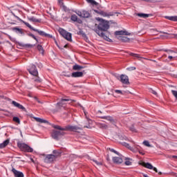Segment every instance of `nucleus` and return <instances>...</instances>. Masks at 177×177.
<instances>
[{
	"mask_svg": "<svg viewBox=\"0 0 177 177\" xmlns=\"http://www.w3.org/2000/svg\"><path fill=\"white\" fill-rule=\"evenodd\" d=\"M13 121H15V122H17V124H20V119L18 117H14Z\"/></svg>",
	"mask_w": 177,
	"mask_h": 177,
	"instance_id": "4c0bfd02",
	"label": "nucleus"
},
{
	"mask_svg": "<svg viewBox=\"0 0 177 177\" xmlns=\"http://www.w3.org/2000/svg\"><path fill=\"white\" fill-rule=\"evenodd\" d=\"M35 100L38 102V103H41V101H39V100H38V98H37V97H35Z\"/></svg>",
	"mask_w": 177,
	"mask_h": 177,
	"instance_id": "603ef678",
	"label": "nucleus"
},
{
	"mask_svg": "<svg viewBox=\"0 0 177 177\" xmlns=\"http://www.w3.org/2000/svg\"><path fill=\"white\" fill-rule=\"evenodd\" d=\"M165 19L170 20L171 21H177V16H165Z\"/></svg>",
	"mask_w": 177,
	"mask_h": 177,
	"instance_id": "a211bd4d",
	"label": "nucleus"
},
{
	"mask_svg": "<svg viewBox=\"0 0 177 177\" xmlns=\"http://www.w3.org/2000/svg\"><path fill=\"white\" fill-rule=\"evenodd\" d=\"M26 46H28V48H32V44H26Z\"/></svg>",
	"mask_w": 177,
	"mask_h": 177,
	"instance_id": "3c124183",
	"label": "nucleus"
},
{
	"mask_svg": "<svg viewBox=\"0 0 177 177\" xmlns=\"http://www.w3.org/2000/svg\"><path fill=\"white\" fill-rule=\"evenodd\" d=\"M59 156H60V153H58V154L56 156L53 154L47 155L44 158V162H46V164H50V162H53V161H55V160H56Z\"/></svg>",
	"mask_w": 177,
	"mask_h": 177,
	"instance_id": "39448f33",
	"label": "nucleus"
},
{
	"mask_svg": "<svg viewBox=\"0 0 177 177\" xmlns=\"http://www.w3.org/2000/svg\"><path fill=\"white\" fill-rule=\"evenodd\" d=\"M115 93L122 94V91H121V90H115Z\"/></svg>",
	"mask_w": 177,
	"mask_h": 177,
	"instance_id": "49530a36",
	"label": "nucleus"
},
{
	"mask_svg": "<svg viewBox=\"0 0 177 177\" xmlns=\"http://www.w3.org/2000/svg\"><path fill=\"white\" fill-rule=\"evenodd\" d=\"M130 56H133V57H136L137 59H139V60H140V59H143V57H140V55L135 54L133 53H131Z\"/></svg>",
	"mask_w": 177,
	"mask_h": 177,
	"instance_id": "c85d7f7f",
	"label": "nucleus"
},
{
	"mask_svg": "<svg viewBox=\"0 0 177 177\" xmlns=\"http://www.w3.org/2000/svg\"><path fill=\"white\" fill-rule=\"evenodd\" d=\"M97 20H98L100 23L98 25L95 24L97 28L94 29L95 32H96L99 37H101V38L105 39V41L110 42L111 39H110V38H109V37H107V35L103 32V31H107V30L110 28L109 21L100 18H97Z\"/></svg>",
	"mask_w": 177,
	"mask_h": 177,
	"instance_id": "f257e3e1",
	"label": "nucleus"
},
{
	"mask_svg": "<svg viewBox=\"0 0 177 177\" xmlns=\"http://www.w3.org/2000/svg\"><path fill=\"white\" fill-rule=\"evenodd\" d=\"M13 16H15V17H16V19H17V20H19V21H21V23H23L24 24H25V26H26V27H28V28H30V30H32V31H35L36 32H38V34L39 35H41V37H47L48 38H52V35L46 33L45 32L42 31V30H39L38 29H35L34 28V27H32L30 24H28V22L24 21L23 19H20L19 17L16 16L15 14H13Z\"/></svg>",
	"mask_w": 177,
	"mask_h": 177,
	"instance_id": "7ed1b4c3",
	"label": "nucleus"
},
{
	"mask_svg": "<svg viewBox=\"0 0 177 177\" xmlns=\"http://www.w3.org/2000/svg\"><path fill=\"white\" fill-rule=\"evenodd\" d=\"M12 104H13V106H15V107H17V109H20L21 110H26V108H24V106H23V105L20 104L18 102H16V101H12Z\"/></svg>",
	"mask_w": 177,
	"mask_h": 177,
	"instance_id": "2eb2a0df",
	"label": "nucleus"
},
{
	"mask_svg": "<svg viewBox=\"0 0 177 177\" xmlns=\"http://www.w3.org/2000/svg\"><path fill=\"white\" fill-rule=\"evenodd\" d=\"M124 146H125L126 147L129 148V145L128 143L124 142L123 143Z\"/></svg>",
	"mask_w": 177,
	"mask_h": 177,
	"instance_id": "09e8293b",
	"label": "nucleus"
},
{
	"mask_svg": "<svg viewBox=\"0 0 177 177\" xmlns=\"http://www.w3.org/2000/svg\"><path fill=\"white\" fill-rule=\"evenodd\" d=\"M29 37H31L32 38H33V39H35V41H37V37H35V35H32V34H29L28 35Z\"/></svg>",
	"mask_w": 177,
	"mask_h": 177,
	"instance_id": "c03bdc74",
	"label": "nucleus"
},
{
	"mask_svg": "<svg viewBox=\"0 0 177 177\" xmlns=\"http://www.w3.org/2000/svg\"><path fill=\"white\" fill-rule=\"evenodd\" d=\"M120 82L122 84H129V78L125 75H120Z\"/></svg>",
	"mask_w": 177,
	"mask_h": 177,
	"instance_id": "9b49d317",
	"label": "nucleus"
},
{
	"mask_svg": "<svg viewBox=\"0 0 177 177\" xmlns=\"http://www.w3.org/2000/svg\"><path fill=\"white\" fill-rule=\"evenodd\" d=\"M136 16H138V17H142V19H147V17H149L150 15L149 14H143V13H137L136 14Z\"/></svg>",
	"mask_w": 177,
	"mask_h": 177,
	"instance_id": "412c9836",
	"label": "nucleus"
},
{
	"mask_svg": "<svg viewBox=\"0 0 177 177\" xmlns=\"http://www.w3.org/2000/svg\"><path fill=\"white\" fill-rule=\"evenodd\" d=\"M123 158H124L125 160V162H124V164L125 165H131L132 164V159L131 158H125L124 156H122Z\"/></svg>",
	"mask_w": 177,
	"mask_h": 177,
	"instance_id": "aec40b11",
	"label": "nucleus"
},
{
	"mask_svg": "<svg viewBox=\"0 0 177 177\" xmlns=\"http://www.w3.org/2000/svg\"><path fill=\"white\" fill-rule=\"evenodd\" d=\"M88 3H91L93 6H97L99 5L98 2H96L95 0H86Z\"/></svg>",
	"mask_w": 177,
	"mask_h": 177,
	"instance_id": "4be33fe9",
	"label": "nucleus"
},
{
	"mask_svg": "<svg viewBox=\"0 0 177 177\" xmlns=\"http://www.w3.org/2000/svg\"><path fill=\"white\" fill-rule=\"evenodd\" d=\"M164 0H155V2H163Z\"/></svg>",
	"mask_w": 177,
	"mask_h": 177,
	"instance_id": "864d4df0",
	"label": "nucleus"
},
{
	"mask_svg": "<svg viewBox=\"0 0 177 177\" xmlns=\"http://www.w3.org/2000/svg\"><path fill=\"white\" fill-rule=\"evenodd\" d=\"M93 162H95V164H96V165H103V162H102V161H97L96 160H93Z\"/></svg>",
	"mask_w": 177,
	"mask_h": 177,
	"instance_id": "473e14b6",
	"label": "nucleus"
},
{
	"mask_svg": "<svg viewBox=\"0 0 177 177\" xmlns=\"http://www.w3.org/2000/svg\"><path fill=\"white\" fill-rule=\"evenodd\" d=\"M115 35H131V33L127 30H117L115 32Z\"/></svg>",
	"mask_w": 177,
	"mask_h": 177,
	"instance_id": "ddd939ff",
	"label": "nucleus"
},
{
	"mask_svg": "<svg viewBox=\"0 0 177 177\" xmlns=\"http://www.w3.org/2000/svg\"><path fill=\"white\" fill-rule=\"evenodd\" d=\"M12 172H13L15 177H24L23 172L17 171L15 168L12 169Z\"/></svg>",
	"mask_w": 177,
	"mask_h": 177,
	"instance_id": "f8f14e48",
	"label": "nucleus"
},
{
	"mask_svg": "<svg viewBox=\"0 0 177 177\" xmlns=\"http://www.w3.org/2000/svg\"><path fill=\"white\" fill-rule=\"evenodd\" d=\"M171 93L174 96V97H176V99H177V91L175 90H172Z\"/></svg>",
	"mask_w": 177,
	"mask_h": 177,
	"instance_id": "a19ab883",
	"label": "nucleus"
},
{
	"mask_svg": "<svg viewBox=\"0 0 177 177\" xmlns=\"http://www.w3.org/2000/svg\"><path fill=\"white\" fill-rule=\"evenodd\" d=\"M53 154H55L54 156H57V155L59 154V153H60V152H58L57 151L54 150V151H53Z\"/></svg>",
	"mask_w": 177,
	"mask_h": 177,
	"instance_id": "a18cd8bd",
	"label": "nucleus"
},
{
	"mask_svg": "<svg viewBox=\"0 0 177 177\" xmlns=\"http://www.w3.org/2000/svg\"><path fill=\"white\" fill-rule=\"evenodd\" d=\"M165 52H168V50H165Z\"/></svg>",
	"mask_w": 177,
	"mask_h": 177,
	"instance_id": "bf43d9fd",
	"label": "nucleus"
},
{
	"mask_svg": "<svg viewBox=\"0 0 177 177\" xmlns=\"http://www.w3.org/2000/svg\"><path fill=\"white\" fill-rule=\"evenodd\" d=\"M53 127L55 128V129H58L59 131H53L51 136L53 139H55V140H59V139L62 136H64L65 133L63 131H78L80 128H78L77 126H66L65 127H62L59 125H53Z\"/></svg>",
	"mask_w": 177,
	"mask_h": 177,
	"instance_id": "f03ea898",
	"label": "nucleus"
},
{
	"mask_svg": "<svg viewBox=\"0 0 177 177\" xmlns=\"http://www.w3.org/2000/svg\"><path fill=\"white\" fill-rule=\"evenodd\" d=\"M121 41H122L123 42H128V41H129V38L122 37H121Z\"/></svg>",
	"mask_w": 177,
	"mask_h": 177,
	"instance_id": "c9c22d12",
	"label": "nucleus"
},
{
	"mask_svg": "<svg viewBox=\"0 0 177 177\" xmlns=\"http://www.w3.org/2000/svg\"><path fill=\"white\" fill-rule=\"evenodd\" d=\"M76 15H77V16H79L80 17H84L86 19H88V17H90L91 14L89 13V12L86 11V10H77L75 12Z\"/></svg>",
	"mask_w": 177,
	"mask_h": 177,
	"instance_id": "6e6552de",
	"label": "nucleus"
},
{
	"mask_svg": "<svg viewBox=\"0 0 177 177\" xmlns=\"http://www.w3.org/2000/svg\"><path fill=\"white\" fill-rule=\"evenodd\" d=\"M168 59H169L170 60H172V59H174V57H172V56H169V57H168Z\"/></svg>",
	"mask_w": 177,
	"mask_h": 177,
	"instance_id": "5fc2aeb1",
	"label": "nucleus"
},
{
	"mask_svg": "<svg viewBox=\"0 0 177 177\" xmlns=\"http://www.w3.org/2000/svg\"><path fill=\"white\" fill-rule=\"evenodd\" d=\"M147 2L153 3H155V0H147Z\"/></svg>",
	"mask_w": 177,
	"mask_h": 177,
	"instance_id": "8fccbe9b",
	"label": "nucleus"
},
{
	"mask_svg": "<svg viewBox=\"0 0 177 177\" xmlns=\"http://www.w3.org/2000/svg\"><path fill=\"white\" fill-rule=\"evenodd\" d=\"M140 154H142L143 156V154H145L144 153L139 151Z\"/></svg>",
	"mask_w": 177,
	"mask_h": 177,
	"instance_id": "4d7b16f0",
	"label": "nucleus"
},
{
	"mask_svg": "<svg viewBox=\"0 0 177 177\" xmlns=\"http://www.w3.org/2000/svg\"><path fill=\"white\" fill-rule=\"evenodd\" d=\"M9 139L6 140L3 143L0 144V149H3L5 147H6L8 146V145H9Z\"/></svg>",
	"mask_w": 177,
	"mask_h": 177,
	"instance_id": "6ab92c4d",
	"label": "nucleus"
},
{
	"mask_svg": "<svg viewBox=\"0 0 177 177\" xmlns=\"http://www.w3.org/2000/svg\"><path fill=\"white\" fill-rule=\"evenodd\" d=\"M110 150L112 153H115V154H118V156H120V153L117 151H115V149H111Z\"/></svg>",
	"mask_w": 177,
	"mask_h": 177,
	"instance_id": "37998d69",
	"label": "nucleus"
},
{
	"mask_svg": "<svg viewBox=\"0 0 177 177\" xmlns=\"http://www.w3.org/2000/svg\"><path fill=\"white\" fill-rule=\"evenodd\" d=\"M0 97H2V95H0Z\"/></svg>",
	"mask_w": 177,
	"mask_h": 177,
	"instance_id": "e2e57ef3",
	"label": "nucleus"
},
{
	"mask_svg": "<svg viewBox=\"0 0 177 177\" xmlns=\"http://www.w3.org/2000/svg\"><path fill=\"white\" fill-rule=\"evenodd\" d=\"M84 76V73L82 72H74L72 73V77L73 78H78L80 77H83Z\"/></svg>",
	"mask_w": 177,
	"mask_h": 177,
	"instance_id": "dca6fc26",
	"label": "nucleus"
},
{
	"mask_svg": "<svg viewBox=\"0 0 177 177\" xmlns=\"http://www.w3.org/2000/svg\"><path fill=\"white\" fill-rule=\"evenodd\" d=\"M130 131H131L132 132H136V130L133 127L130 128Z\"/></svg>",
	"mask_w": 177,
	"mask_h": 177,
	"instance_id": "de8ad7c7",
	"label": "nucleus"
},
{
	"mask_svg": "<svg viewBox=\"0 0 177 177\" xmlns=\"http://www.w3.org/2000/svg\"><path fill=\"white\" fill-rule=\"evenodd\" d=\"M35 120H36L37 122H41V124H46V122H48L46 120L39 118H35Z\"/></svg>",
	"mask_w": 177,
	"mask_h": 177,
	"instance_id": "bb28decb",
	"label": "nucleus"
},
{
	"mask_svg": "<svg viewBox=\"0 0 177 177\" xmlns=\"http://www.w3.org/2000/svg\"><path fill=\"white\" fill-rule=\"evenodd\" d=\"M33 80L35 81V82H41V79L38 77V75L36 76V77H35Z\"/></svg>",
	"mask_w": 177,
	"mask_h": 177,
	"instance_id": "ea45409f",
	"label": "nucleus"
},
{
	"mask_svg": "<svg viewBox=\"0 0 177 177\" xmlns=\"http://www.w3.org/2000/svg\"><path fill=\"white\" fill-rule=\"evenodd\" d=\"M28 20L30 21H32L33 23H39L41 21L39 19L35 18V17H29Z\"/></svg>",
	"mask_w": 177,
	"mask_h": 177,
	"instance_id": "393cba45",
	"label": "nucleus"
},
{
	"mask_svg": "<svg viewBox=\"0 0 177 177\" xmlns=\"http://www.w3.org/2000/svg\"><path fill=\"white\" fill-rule=\"evenodd\" d=\"M122 158H124L115 156L112 158V160L114 164H122Z\"/></svg>",
	"mask_w": 177,
	"mask_h": 177,
	"instance_id": "4468645a",
	"label": "nucleus"
},
{
	"mask_svg": "<svg viewBox=\"0 0 177 177\" xmlns=\"http://www.w3.org/2000/svg\"><path fill=\"white\" fill-rule=\"evenodd\" d=\"M101 118L102 120H106L107 121H110V122H113V121H114V120H113V118H111V116H102L101 117Z\"/></svg>",
	"mask_w": 177,
	"mask_h": 177,
	"instance_id": "a878e982",
	"label": "nucleus"
},
{
	"mask_svg": "<svg viewBox=\"0 0 177 177\" xmlns=\"http://www.w3.org/2000/svg\"><path fill=\"white\" fill-rule=\"evenodd\" d=\"M151 62H156V60H151Z\"/></svg>",
	"mask_w": 177,
	"mask_h": 177,
	"instance_id": "680f3d73",
	"label": "nucleus"
},
{
	"mask_svg": "<svg viewBox=\"0 0 177 177\" xmlns=\"http://www.w3.org/2000/svg\"><path fill=\"white\" fill-rule=\"evenodd\" d=\"M19 147L22 150V151H27V153H32V151H34V149L27 144L21 143L19 145Z\"/></svg>",
	"mask_w": 177,
	"mask_h": 177,
	"instance_id": "423d86ee",
	"label": "nucleus"
},
{
	"mask_svg": "<svg viewBox=\"0 0 177 177\" xmlns=\"http://www.w3.org/2000/svg\"><path fill=\"white\" fill-rule=\"evenodd\" d=\"M12 30H13V31H15L17 32V34H24V32H23V29H21V28L15 27V28H13Z\"/></svg>",
	"mask_w": 177,
	"mask_h": 177,
	"instance_id": "5701e85b",
	"label": "nucleus"
},
{
	"mask_svg": "<svg viewBox=\"0 0 177 177\" xmlns=\"http://www.w3.org/2000/svg\"><path fill=\"white\" fill-rule=\"evenodd\" d=\"M100 128H103L104 129H107V125H106L105 124H101Z\"/></svg>",
	"mask_w": 177,
	"mask_h": 177,
	"instance_id": "79ce46f5",
	"label": "nucleus"
},
{
	"mask_svg": "<svg viewBox=\"0 0 177 177\" xmlns=\"http://www.w3.org/2000/svg\"><path fill=\"white\" fill-rule=\"evenodd\" d=\"M141 165H142V167H145V168H147L148 169H153V171H155V172H158V171L157 170V168L153 167L152 164H150L149 162H141Z\"/></svg>",
	"mask_w": 177,
	"mask_h": 177,
	"instance_id": "9d476101",
	"label": "nucleus"
},
{
	"mask_svg": "<svg viewBox=\"0 0 177 177\" xmlns=\"http://www.w3.org/2000/svg\"><path fill=\"white\" fill-rule=\"evenodd\" d=\"M143 145L145 146H147V147H151V145H150V142H149V141H147V140H145L143 142Z\"/></svg>",
	"mask_w": 177,
	"mask_h": 177,
	"instance_id": "7c9ffc66",
	"label": "nucleus"
},
{
	"mask_svg": "<svg viewBox=\"0 0 177 177\" xmlns=\"http://www.w3.org/2000/svg\"><path fill=\"white\" fill-rule=\"evenodd\" d=\"M84 128H91V126H89V125L84 126Z\"/></svg>",
	"mask_w": 177,
	"mask_h": 177,
	"instance_id": "6e6d98bb",
	"label": "nucleus"
},
{
	"mask_svg": "<svg viewBox=\"0 0 177 177\" xmlns=\"http://www.w3.org/2000/svg\"><path fill=\"white\" fill-rule=\"evenodd\" d=\"M127 70L128 71H133L134 70H136V67H135V66H130V67L127 68Z\"/></svg>",
	"mask_w": 177,
	"mask_h": 177,
	"instance_id": "72a5a7b5",
	"label": "nucleus"
},
{
	"mask_svg": "<svg viewBox=\"0 0 177 177\" xmlns=\"http://www.w3.org/2000/svg\"><path fill=\"white\" fill-rule=\"evenodd\" d=\"M39 67H42V65H39Z\"/></svg>",
	"mask_w": 177,
	"mask_h": 177,
	"instance_id": "052dcab7",
	"label": "nucleus"
},
{
	"mask_svg": "<svg viewBox=\"0 0 177 177\" xmlns=\"http://www.w3.org/2000/svg\"><path fill=\"white\" fill-rule=\"evenodd\" d=\"M71 20H72V21H77V20H78V17L75 15H73L71 17Z\"/></svg>",
	"mask_w": 177,
	"mask_h": 177,
	"instance_id": "c756f323",
	"label": "nucleus"
},
{
	"mask_svg": "<svg viewBox=\"0 0 177 177\" xmlns=\"http://www.w3.org/2000/svg\"><path fill=\"white\" fill-rule=\"evenodd\" d=\"M28 71L31 74V75H34V77H37L38 75V70H37V66L34 64H30L28 66Z\"/></svg>",
	"mask_w": 177,
	"mask_h": 177,
	"instance_id": "0eeeda50",
	"label": "nucleus"
},
{
	"mask_svg": "<svg viewBox=\"0 0 177 177\" xmlns=\"http://www.w3.org/2000/svg\"><path fill=\"white\" fill-rule=\"evenodd\" d=\"M82 68H84V66H81L78 64H75V66H73V69L75 71H80V70H82Z\"/></svg>",
	"mask_w": 177,
	"mask_h": 177,
	"instance_id": "cd10ccee",
	"label": "nucleus"
},
{
	"mask_svg": "<svg viewBox=\"0 0 177 177\" xmlns=\"http://www.w3.org/2000/svg\"><path fill=\"white\" fill-rule=\"evenodd\" d=\"M98 15H100V16H102V17L110 18L112 16H114V15H115V12H114L100 11L98 12Z\"/></svg>",
	"mask_w": 177,
	"mask_h": 177,
	"instance_id": "1a4fd4ad",
	"label": "nucleus"
},
{
	"mask_svg": "<svg viewBox=\"0 0 177 177\" xmlns=\"http://www.w3.org/2000/svg\"><path fill=\"white\" fill-rule=\"evenodd\" d=\"M59 5L63 8V10L65 12H68V8H67V7H66V6H64V4L63 3V0H59Z\"/></svg>",
	"mask_w": 177,
	"mask_h": 177,
	"instance_id": "b1692460",
	"label": "nucleus"
},
{
	"mask_svg": "<svg viewBox=\"0 0 177 177\" xmlns=\"http://www.w3.org/2000/svg\"><path fill=\"white\" fill-rule=\"evenodd\" d=\"M64 102H75V100H72L70 99H62L59 102H58L57 104L58 106H63L64 104Z\"/></svg>",
	"mask_w": 177,
	"mask_h": 177,
	"instance_id": "f3484780",
	"label": "nucleus"
},
{
	"mask_svg": "<svg viewBox=\"0 0 177 177\" xmlns=\"http://www.w3.org/2000/svg\"><path fill=\"white\" fill-rule=\"evenodd\" d=\"M84 115L86 116V120L88 121V124H91V119H89V118H88V115H86L87 113L86 111H84Z\"/></svg>",
	"mask_w": 177,
	"mask_h": 177,
	"instance_id": "e433bc0d",
	"label": "nucleus"
},
{
	"mask_svg": "<svg viewBox=\"0 0 177 177\" xmlns=\"http://www.w3.org/2000/svg\"><path fill=\"white\" fill-rule=\"evenodd\" d=\"M78 35H82V37H86V35L85 34V32H84V31L82 30H80L77 32Z\"/></svg>",
	"mask_w": 177,
	"mask_h": 177,
	"instance_id": "58836bf2",
	"label": "nucleus"
},
{
	"mask_svg": "<svg viewBox=\"0 0 177 177\" xmlns=\"http://www.w3.org/2000/svg\"><path fill=\"white\" fill-rule=\"evenodd\" d=\"M173 158H177V156H173Z\"/></svg>",
	"mask_w": 177,
	"mask_h": 177,
	"instance_id": "13d9d810",
	"label": "nucleus"
},
{
	"mask_svg": "<svg viewBox=\"0 0 177 177\" xmlns=\"http://www.w3.org/2000/svg\"><path fill=\"white\" fill-rule=\"evenodd\" d=\"M37 49L39 51L41 52V53H44V48H42V46L41 45H37Z\"/></svg>",
	"mask_w": 177,
	"mask_h": 177,
	"instance_id": "2f4dec72",
	"label": "nucleus"
},
{
	"mask_svg": "<svg viewBox=\"0 0 177 177\" xmlns=\"http://www.w3.org/2000/svg\"><path fill=\"white\" fill-rule=\"evenodd\" d=\"M59 32L60 35H62L67 41H72V39H71V37H72L71 33L66 31L63 28H59Z\"/></svg>",
	"mask_w": 177,
	"mask_h": 177,
	"instance_id": "20e7f679",
	"label": "nucleus"
},
{
	"mask_svg": "<svg viewBox=\"0 0 177 177\" xmlns=\"http://www.w3.org/2000/svg\"><path fill=\"white\" fill-rule=\"evenodd\" d=\"M149 92H150V93H153L155 96H157V91L153 90V88H149Z\"/></svg>",
	"mask_w": 177,
	"mask_h": 177,
	"instance_id": "f704fd0d",
	"label": "nucleus"
}]
</instances>
